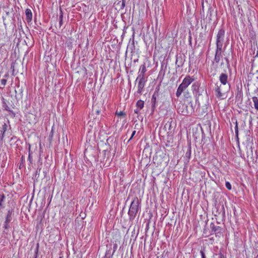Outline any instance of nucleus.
Listing matches in <instances>:
<instances>
[{
    "label": "nucleus",
    "instance_id": "nucleus-35",
    "mask_svg": "<svg viewBox=\"0 0 258 258\" xmlns=\"http://www.w3.org/2000/svg\"><path fill=\"white\" fill-rule=\"evenodd\" d=\"M28 160L30 164L32 163L33 160H32V157L31 156V153H29L28 154Z\"/></svg>",
    "mask_w": 258,
    "mask_h": 258
},
{
    "label": "nucleus",
    "instance_id": "nucleus-19",
    "mask_svg": "<svg viewBox=\"0 0 258 258\" xmlns=\"http://www.w3.org/2000/svg\"><path fill=\"white\" fill-rule=\"evenodd\" d=\"M147 71L146 67L145 64L142 65L140 67V71H139V74L138 76H143L145 77V73Z\"/></svg>",
    "mask_w": 258,
    "mask_h": 258
},
{
    "label": "nucleus",
    "instance_id": "nucleus-28",
    "mask_svg": "<svg viewBox=\"0 0 258 258\" xmlns=\"http://www.w3.org/2000/svg\"><path fill=\"white\" fill-rule=\"evenodd\" d=\"M62 19H63V15H59V28L61 26V25L62 24Z\"/></svg>",
    "mask_w": 258,
    "mask_h": 258
},
{
    "label": "nucleus",
    "instance_id": "nucleus-36",
    "mask_svg": "<svg viewBox=\"0 0 258 258\" xmlns=\"http://www.w3.org/2000/svg\"><path fill=\"white\" fill-rule=\"evenodd\" d=\"M235 132L236 135L237 136L238 134V125H237V121L236 122V125L235 127Z\"/></svg>",
    "mask_w": 258,
    "mask_h": 258
},
{
    "label": "nucleus",
    "instance_id": "nucleus-14",
    "mask_svg": "<svg viewBox=\"0 0 258 258\" xmlns=\"http://www.w3.org/2000/svg\"><path fill=\"white\" fill-rule=\"evenodd\" d=\"M243 93L241 89L237 87V92L235 95V99L237 101L241 102L242 101Z\"/></svg>",
    "mask_w": 258,
    "mask_h": 258
},
{
    "label": "nucleus",
    "instance_id": "nucleus-15",
    "mask_svg": "<svg viewBox=\"0 0 258 258\" xmlns=\"http://www.w3.org/2000/svg\"><path fill=\"white\" fill-rule=\"evenodd\" d=\"M213 13H214V10L212 9V8L210 6H209L207 15L206 16V19H207V20L208 21L209 23H211L212 17Z\"/></svg>",
    "mask_w": 258,
    "mask_h": 258
},
{
    "label": "nucleus",
    "instance_id": "nucleus-50",
    "mask_svg": "<svg viewBox=\"0 0 258 258\" xmlns=\"http://www.w3.org/2000/svg\"><path fill=\"white\" fill-rule=\"evenodd\" d=\"M5 109H6V110H7L9 111H11V110L10 109H9V108L8 106Z\"/></svg>",
    "mask_w": 258,
    "mask_h": 258
},
{
    "label": "nucleus",
    "instance_id": "nucleus-30",
    "mask_svg": "<svg viewBox=\"0 0 258 258\" xmlns=\"http://www.w3.org/2000/svg\"><path fill=\"white\" fill-rule=\"evenodd\" d=\"M225 186L228 190H231L232 188L231 185L229 181H226L225 183Z\"/></svg>",
    "mask_w": 258,
    "mask_h": 258
},
{
    "label": "nucleus",
    "instance_id": "nucleus-42",
    "mask_svg": "<svg viewBox=\"0 0 258 258\" xmlns=\"http://www.w3.org/2000/svg\"><path fill=\"white\" fill-rule=\"evenodd\" d=\"M141 109H140L139 108H137V109H135L134 110V112L136 114H139L140 113V110Z\"/></svg>",
    "mask_w": 258,
    "mask_h": 258
},
{
    "label": "nucleus",
    "instance_id": "nucleus-39",
    "mask_svg": "<svg viewBox=\"0 0 258 258\" xmlns=\"http://www.w3.org/2000/svg\"><path fill=\"white\" fill-rule=\"evenodd\" d=\"M202 13H204V2H202V9L201 10V14L202 15Z\"/></svg>",
    "mask_w": 258,
    "mask_h": 258
},
{
    "label": "nucleus",
    "instance_id": "nucleus-48",
    "mask_svg": "<svg viewBox=\"0 0 258 258\" xmlns=\"http://www.w3.org/2000/svg\"><path fill=\"white\" fill-rule=\"evenodd\" d=\"M133 45H134V35H133ZM134 47H135V46H134Z\"/></svg>",
    "mask_w": 258,
    "mask_h": 258
},
{
    "label": "nucleus",
    "instance_id": "nucleus-46",
    "mask_svg": "<svg viewBox=\"0 0 258 258\" xmlns=\"http://www.w3.org/2000/svg\"><path fill=\"white\" fill-rule=\"evenodd\" d=\"M59 11H60L59 15H63V13H62L61 8L59 9Z\"/></svg>",
    "mask_w": 258,
    "mask_h": 258
},
{
    "label": "nucleus",
    "instance_id": "nucleus-47",
    "mask_svg": "<svg viewBox=\"0 0 258 258\" xmlns=\"http://www.w3.org/2000/svg\"><path fill=\"white\" fill-rule=\"evenodd\" d=\"M16 138H16V136H13V137H12V138H11V141H12V140H15V139H16Z\"/></svg>",
    "mask_w": 258,
    "mask_h": 258
},
{
    "label": "nucleus",
    "instance_id": "nucleus-37",
    "mask_svg": "<svg viewBox=\"0 0 258 258\" xmlns=\"http://www.w3.org/2000/svg\"><path fill=\"white\" fill-rule=\"evenodd\" d=\"M184 97L186 98H188L189 97H190V95H189V93L188 92H184Z\"/></svg>",
    "mask_w": 258,
    "mask_h": 258
},
{
    "label": "nucleus",
    "instance_id": "nucleus-21",
    "mask_svg": "<svg viewBox=\"0 0 258 258\" xmlns=\"http://www.w3.org/2000/svg\"><path fill=\"white\" fill-rule=\"evenodd\" d=\"M136 106L140 109H142L144 106V101L141 100H138L136 103Z\"/></svg>",
    "mask_w": 258,
    "mask_h": 258
},
{
    "label": "nucleus",
    "instance_id": "nucleus-44",
    "mask_svg": "<svg viewBox=\"0 0 258 258\" xmlns=\"http://www.w3.org/2000/svg\"><path fill=\"white\" fill-rule=\"evenodd\" d=\"M28 151H29V153H31L32 154V152L31 151V145L30 144H28Z\"/></svg>",
    "mask_w": 258,
    "mask_h": 258
},
{
    "label": "nucleus",
    "instance_id": "nucleus-41",
    "mask_svg": "<svg viewBox=\"0 0 258 258\" xmlns=\"http://www.w3.org/2000/svg\"><path fill=\"white\" fill-rule=\"evenodd\" d=\"M125 5V0H122V4H121V9H123Z\"/></svg>",
    "mask_w": 258,
    "mask_h": 258
},
{
    "label": "nucleus",
    "instance_id": "nucleus-29",
    "mask_svg": "<svg viewBox=\"0 0 258 258\" xmlns=\"http://www.w3.org/2000/svg\"><path fill=\"white\" fill-rule=\"evenodd\" d=\"M39 250V244L37 243L36 248L35 251V256L34 258H37Z\"/></svg>",
    "mask_w": 258,
    "mask_h": 258
},
{
    "label": "nucleus",
    "instance_id": "nucleus-54",
    "mask_svg": "<svg viewBox=\"0 0 258 258\" xmlns=\"http://www.w3.org/2000/svg\"><path fill=\"white\" fill-rule=\"evenodd\" d=\"M97 112V114H99V111L98 110V111H97V112Z\"/></svg>",
    "mask_w": 258,
    "mask_h": 258
},
{
    "label": "nucleus",
    "instance_id": "nucleus-4",
    "mask_svg": "<svg viewBox=\"0 0 258 258\" xmlns=\"http://www.w3.org/2000/svg\"><path fill=\"white\" fill-rule=\"evenodd\" d=\"M177 112L182 115L189 116L194 112V108L191 102L188 104L185 103H179L177 107Z\"/></svg>",
    "mask_w": 258,
    "mask_h": 258
},
{
    "label": "nucleus",
    "instance_id": "nucleus-10",
    "mask_svg": "<svg viewBox=\"0 0 258 258\" xmlns=\"http://www.w3.org/2000/svg\"><path fill=\"white\" fill-rule=\"evenodd\" d=\"M223 51L222 50V48H216L214 60L212 61L213 64H214L215 63L216 64H218L220 62V60L222 59L223 57Z\"/></svg>",
    "mask_w": 258,
    "mask_h": 258
},
{
    "label": "nucleus",
    "instance_id": "nucleus-45",
    "mask_svg": "<svg viewBox=\"0 0 258 258\" xmlns=\"http://www.w3.org/2000/svg\"><path fill=\"white\" fill-rule=\"evenodd\" d=\"M116 247H117V245L115 244L113 246V253L115 252V251L116 250Z\"/></svg>",
    "mask_w": 258,
    "mask_h": 258
},
{
    "label": "nucleus",
    "instance_id": "nucleus-17",
    "mask_svg": "<svg viewBox=\"0 0 258 258\" xmlns=\"http://www.w3.org/2000/svg\"><path fill=\"white\" fill-rule=\"evenodd\" d=\"M13 212H14L13 209L10 210L8 211V213H7V215L6 217L5 222L10 223L12 221V215Z\"/></svg>",
    "mask_w": 258,
    "mask_h": 258
},
{
    "label": "nucleus",
    "instance_id": "nucleus-24",
    "mask_svg": "<svg viewBox=\"0 0 258 258\" xmlns=\"http://www.w3.org/2000/svg\"><path fill=\"white\" fill-rule=\"evenodd\" d=\"M24 162H25L24 156H22L21 158V162L20 163V165L19 166V169H21L25 166Z\"/></svg>",
    "mask_w": 258,
    "mask_h": 258
},
{
    "label": "nucleus",
    "instance_id": "nucleus-38",
    "mask_svg": "<svg viewBox=\"0 0 258 258\" xmlns=\"http://www.w3.org/2000/svg\"><path fill=\"white\" fill-rule=\"evenodd\" d=\"M53 130H52L49 134V138L50 140H52V138L53 137Z\"/></svg>",
    "mask_w": 258,
    "mask_h": 258
},
{
    "label": "nucleus",
    "instance_id": "nucleus-3",
    "mask_svg": "<svg viewBox=\"0 0 258 258\" xmlns=\"http://www.w3.org/2000/svg\"><path fill=\"white\" fill-rule=\"evenodd\" d=\"M140 204L141 202L138 197H136L133 199L128 212L130 220L135 219L137 214L140 210Z\"/></svg>",
    "mask_w": 258,
    "mask_h": 258
},
{
    "label": "nucleus",
    "instance_id": "nucleus-27",
    "mask_svg": "<svg viewBox=\"0 0 258 258\" xmlns=\"http://www.w3.org/2000/svg\"><path fill=\"white\" fill-rule=\"evenodd\" d=\"M190 155H191V150H190V147H189L187 152H186L185 153V156L188 158V159L190 158Z\"/></svg>",
    "mask_w": 258,
    "mask_h": 258
},
{
    "label": "nucleus",
    "instance_id": "nucleus-20",
    "mask_svg": "<svg viewBox=\"0 0 258 258\" xmlns=\"http://www.w3.org/2000/svg\"><path fill=\"white\" fill-rule=\"evenodd\" d=\"M165 75V71L163 69V66H161V68L160 70L158 79L160 80V82H161L164 78V76Z\"/></svg>",
    "mask_w": 258,
    "mask_h": 258
},
{
    "label": "nucleus",
    "instance_id": "nucleus-12",
    "mask_svg": "<svg viewBox=\"0 0 258 258\" xmlns=\"http://www.w3.org/2000/svg\"><path fill=\"white\" fill-rule=\"evenodd\" d=\"M185 56L184 55L179 54L176 56L175 64L176 68H179L183 66L185 61Z\"/></svg>",
    "mask_w": 258,
    "mask_h": 258
},
{
    "label": "nucleus",
    "instance_id": "nucleus-8",
    "mask_svg": "<svg viewBox=\"0 0 258 258\" xmlns=\"http://www.w3.org/2000/svg\"><path fill=\"white\" fill-rule=\"evenodd\" d=\"M159 87H156L151 100V110L152 113L154 112L157 106V99L159 96Z\"/></svg>",
    "mask_w": 258,
    "mask_h": 258
},
{
    "label": "nucleus",
    "instance_id": "nucleus-53",
    "mask_svg": "<svg viewBox=\"0 0 258 258\" xmlns=\"http://www.w3.org/2000/svg\"><path fill=\"white\" fill-rule=\"evenodd\" d=\"M241 157L242 158H243V159H244V160H245V159H246V158H245V157H244V156H243H243H241Z\"/></svg>",
    "mask_w": 258,
    "mask_h": 258
},
{
    "label": "nucleus",
    "instance_id": "nucleus-5",
    "mask_svg": "<svg viewBox=\"0 0 258 258\" xmlns=\"http://www.w3.org/2000/svg\"><path fill=\"white\" fill-rule=\"evenodd\" d=\"M194 81V79L190 76H186L183 80L182 83L178 86L176 92V96L177 98L179 97L188 86Z\"/></svg>",
    "mask_w": 258,
    "mask_h": 258
},
{
    "label": "nucleus",
    "instance_id": "nucleus-6",
    "mask_svg": "<svg viewBox=\"0 0 258 258\" xmlns=\"http://www.w3.org/2000/svg\"><path fill=\"white\" fill-rule=\"evenodd\" d=\"M199 106V112L201 115L207 114L209 106V98L207 101H200L196 102Z\"/></svg>",
    "mask_w": 258,
    "mask_h": 258
},
{
    "label": "nucleus",
    "instance_id": "nucleus-25",
    "mask_svg": "<svg viewBox=\"0 0 258 258\" xmlns=\"http://www.w3.org/2000/svg\"><path fill=\"white\" fill-rule=\"evenodd\" d=\"M7 80L6 79H2L1 80V85H2V87H0L1 89H3L5 87V86L7 83Z\"/></svg>",
    "mask_w": 258,
    "mask_h": 258
},
{
    "label": "nucleus",
    "instance_id": "nucleus-51",
    "mask_svg": "<svg viewBox=\"0 0 258 258\" xmlns=\"http://www.w3.org/2000/svg\"><path fill=\"white\" fill-rule=\"evenodd\" d=\"M223 64H224V63H223V61H222V62H221V64H220L221 67H222Z\"/></svg>",
    "mask_w": 258,
    "mask_h": 258
},
{
    "label": "nucleus",
    "instance_id": "nucleus-11",
    "mask_svg": "<svg viewBox=\"0 0 258 258\" xmlns=\"http://www.w3.org/2000/svg\"><path fill=\"white\" fill-rule=\"evenodd\" d=\"M138 80H139V83L138 85V91L137 92V93L141 94L143 92L146 80H145V77L141 76H138L136 81Z\"/></svg>",
    "mask_w": 258,
    "mask_h": 258
},
{
    "label": "nucleus",
    "instance_id": "nucleus-7",
    "mask_svg": "<svg viewBox=\"0 0 258 258\" xmlns=\"http://www.w3.org/2000/svg\"><path fill=\"white\" fill-rule=\"evenodd\" d=\"M225 30L223 28H221L219 30L216 36V48H222Z\"/></svg>",
    "mask_w": 258,
    "mask_h": 258
},
{
    "label": "nucleus",
    "instance_id": "nucleus-16",
    "mask_svg": "<svg viewBox=\"0 0 258 258\" xmlns=\"http://www.w3.org/2000/svg\"><path fill=\"white\" fill-rule=\"evenodd\" d=\"M25 14L26 16V20L28 23H30L32 19V13L30 9H27L25 10Z\"/></svg>",
    "mask_w": 258,
    "mask_h": 258
},
{
    "label": "nucleus",
    "instance_id": "nucleus-40",
    "mask_svg": "<svg viewBox=\"0 0 258 258\" xmlns=\"http://www.w3.org/2000/svg\"><path fill=\"white\" fill-rule=\"evenodd\" d=\"M136 131H134L133 132L132 136H131L130 139L128 140V142L132 140V139L133 138V137L136 134Z\"/></svg>",
    "mask_w": 258,
    "mask_h": 258
},
{
    "label": "nucleus",
    "instance_id": "nucleus-1",
    "mask_svg": "<svg viewBox=\"0 0 258 258\" xmlns=\"http://www.w3.org/2000/svg\"><path fill=\"white\" fill-rule=\"evenodd\" d=\"M191 90L196 97V102L200 101H207L209 98L205 87L201 86V84L199 82H196L192 84Z\"/></svg>",
    "mask_w": 258,
    "mask_h": 258
},
{
    "label": "nucleus",
    "instance_id": "nucleus-34",
    "mask_svg": "<svg viewBox=\"0 0 258 258\" xmlns=\"http://www.w3.org/2000/svg\"><path fill=\"white\" fill-rule=\"evenodd\" d=\"M218 258H226V255H225L222 252H219L218 254Z\"/></svg>",
    "mask_w": 258,
    "mask_h": 258
},
{
    "label": "nucleus",
    "instance_id": "nucleus-18",
    "mask_svg": "<svg viewBox=\"0 0 258 258\" xmlns=\"http://www.w3.org/2000/svg\"><path fill=\"white\" fill-rule=\"evenodd\" d=\"M6 199V196L4 194H0V210L5 208L4 202Z\"/></svg>",
    "mask_w": 258,
    "mask_h": 258
},
{
    "label": "nucleus",
    "instance_id": "nucleus-13",
    "mask_svg": "<svg viewBox=\"0 0 258 258\" xmlns=\"http://www.w3.org/2000/svg\"><path fill=\"white\" fill-rule=\"evenodd\" d=\"M8 128V125L6 123H4L2 125V129L1 130L0 139L2 143L4 142V138Z\"/></svg>",
    "mask_w": 258,
    "mask_h": 258
},
{
    "label": "nucleus",
    "instance_id": "nucleus-2",
    "mask_svg": "<svg viewBox=\"0 0 258 258\" xmlns=\"http://www.w3.org/2000/svg\"><path fill=\"white\" fill-rule=\"evenodd\" d=\"M219 80L221 83L219 86H217L215 88L216 95L217 97L222 96V92H228L230 90V86L228 82V75L225 73H222L219 77Z\"/></svg>",
    "mask_w": 258,
    "mask_h": 258
},
{
    "label": "nucleus",
    "instance_id": "nucleus-32",
    "mask_svg": "<svg viewBox=\"0 0 258 258\" xmlns=\"http://www.w3.org/2000/svg\"><path fill=\"white\" fill-rule=\"evenodd\" d=\"M224 59L226 61L227 67L228 68H230V61H229L228 58L227 57H224Z\"/></svg>",
    "mask_w": 258,
    "mask_h": 258
},
{
    "label": "nucleus",
    "instance_id": "nucleus-22",
    "mask_svg": "<svg viewBox=\"0 0 258 258\" xmlns=\"http://www.w3.org/2000/svg\"><path fill=\"white\" fill-rule=\"evenodd\" d=\"M252 99L254 103V108L258 110V98L256 96H254L252 98Z\"/></svg>",
    "mask_w": 258,
    "mask_h": 258
},
{
    "label": "nucleus",
    "instance_id": "nucleus-52",
    "mask_svg": "<svg viewBox=\"0 0 258 258\" xmlns=\"http://www.w3.org/2000/svg\"><path fill=\"white\" fill-rule=\"evenodd\" d=\"M8 76H9V74H5V77L6 78V77H8Z\"/></svg>",
    "mask_w": 258,
    "mask_h": 258
},
{
    "label": "nucleus",
    "instance_id": "nucleus-43",
    "mask_svg": "<svg viewBox=\"0 0 258 258\" xmlns=\"http://www.w3.org/2000/svg\"><path fill=\"white\" fill-rule=\"evenodd\" d=\"M41 168H38V170H36V172H35V176H36L37 175H39V172H40V170Z\"/></svg>",
    "mask_w": 258,
    "mask_h": 258
},
{
    "label": "nucleus",
    "instance_id": "nucleus-31",
    "mask_svg": "<svg viewBox=\"0 0 258 258\" xmlns=\"http://www.w3.org/2000/svg\"><path fill=\"white\" fill-rule=\"evenodd\" d=\"M115 113L116 115H117L119 116H125V115H126L125 112H124L123 111H120V112L116 111Z\"/></svg>",
    "mask_w": 258,
    "mask_h": 258
},
{
    "label": "nucleus",
    "instance_id": "nucleus-49",
    "mask_svg": "<svg viewBox=\"0 0 258 258\" xmlns=\"http://www.w3.org/2000/svg\"><path fill=\"white\" fill-rule=\"evenodd\" d=\"M11 69H13V70L14 69V63L12 64Z\"/></svg>",
    "mask_w": 258,
    "mask_h": 258
},
{
    "label": "nucleus",
    "instance_id": "nucleus-23",
    "mask_svg": "<svg viewBox=\"0 0 258 258\" xmlns=\"http://www.w3.org/2000/svg\"><path fill=\"white\" fill-rule=\"evenodd\" d=\"M246 157L248 159L249 156H253V151L252 147H250L249 149L246 147Z\"/></svg>",
    "mask_w": 258,
    "mask_h": 258
},
{
    "label": "nucleus",
    "instance_id": "nucleus-9",
    "mask_svg": "<svg viewBox=\"0 0 258 258\" xmlns=\"http://www.w3.org/2000/svg\"><path fill=\"white\" fill-rule=\"evenodd\" d=\"M211 231L210 235L215 234L216 236H220L222 233V228L219 226H216L214 223H211L210 225Z\"/></svg>",
    "mask_w": 258,
    "mask_h": 258
},
{
    "label": "nucleus",
    "instance_id": "nucleus-26",
    "mask_svg": "<svg viewBox=\"0 0 258 258\" xmlns=\"http://www.w3.org/2000/svg\"><path fill=\"white\" fill-rule=\"evenodd\" d=\"M205 247H203L200 250V253L202 256V258H206V255L205 253Z\"/></svg>",
    "mask_w": 258,
    "mask_h": 258
},
{
    "label": "nucleus",
    "instance_id": "nucleus-33",
    "mask_svg": "<svg viewBox=\"0 0 258 258\" xmlns=\"http://www.w3.org/2000/svg\"><path fill=\"white\" fill-rule=\"evenodd\" d=\"M9 223V222L5 221L4 224V228L5 229H8L10 227Z\"/></svg>",
    "mask_w": 258,
    "mask_h": 258
}]
</instances>
